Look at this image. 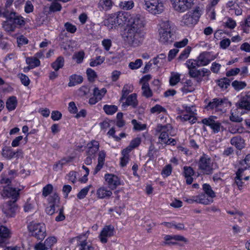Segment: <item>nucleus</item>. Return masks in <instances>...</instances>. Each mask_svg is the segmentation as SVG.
Returning a JSON list of instances; mask_svg holds the SVG:
<instances>
[{"label":"nucleus","instance_id":"nucleus-20","mask_svg":"<svg viewBox=\"0 0 250 250\" xmlns=\"http://www.w3.org/2000/svg\"><path fill=\"white\" fill-rule=\"evenodd\" d=\"M9 229L5 226H0V247H4L10 237Z\"/></svg>","mask_w":250,"mask_h":250},{"label":"nucleus","instance_id":"nucleus-34","mask_svg":"<svg viewBox=\"0 0 250 250\" xmlns=\"http://www.w3.org/2000/svg\"><path fill=\"white\" fill-rule=\"evenodd\" d=\"M17 104V101L15 97H11L7 101L6 106L9 110H13L15 109Z\"/></svg>","mask_w":250,"mask_h":250},{"label":"nucleus","instance_id":"nucleus-35","mask_svg":"<svg viewBox=\"0 0 250 250\" xmlns=\"http://www.w3.org/2000/svg\"><path fill=\"white\" fill-rule=\"evenodd\" d=\"M203 189L207 196L211 198V199H212L216 196L215 192L209 184H204L203 185Z\"/></svg>","mask_w":250,"mask_h":250},{"label":"nucleus","instance_id":"nucleus-55","mask_svg":"<svg viewBox=\"0 0 250 250\" xmlns=\"http://www.w3.org/2000/svg\"><path fill=\"white\" fill-rule=\"evenodd\" d=\"M53 186L51 184H48L43 187L42 189V196L46 197L49 195L53 190Z\"/></svg>","mask_w":250,"mask_h":250},{"label":"nucleus","instance_id":"nucleus-7","mask_svg":"<svg viewBox=\"0 0 250 250\" xmlns=\"http://www.w3.org/2000/svg\"><path fill=\"white\" fill-rule=\"evenodd\" d=\"M127 18V12L119 14L117 16H113L108 18L104 21V25L106 26L109 28H112L117 25L122 24L123 23L125 24Z\"/></svg>","mask_w":250,"mask_h":250},{"label":"nucleus","instance_id":"nucleus-42","mask_svg":"<svg viewBox=\"0 0 250 250\" xmlns=\"http://www.w3.org/2000/svg\"><path fill=\"white\" fill-rule=\"evenodd\" d=\"M119 6L124 10H130L134 6V2L132 0L121 1L119 3Z\"/></svg>","mask_w":250,"mask_h":250},{"label":"nucleus","instance_id":"nucleus-12","mask_svg":"<svg viewBox=\"0 0 250 250\" xmlns=\"http://www.w3.org/2000/svg\"><path fill=\"white\" fill-rule=\"evenodd\" d=\"M202 122L204 125L209 126L214 133H217L221 131H223L224 129L221 124L218 121H215L213 117L205 118L202 120Z\"/></svg>","mask_w":250,"mask_h":250},{"label":"nucleus","instance_id":"nucleus-43","mask_svg":"<svg viewBox=\"0 0 250 250\" xmlns=\"http://www.w3.org/2000/svg\"><path fill=\"white\" fill-rule=\"evenodd\" d=\"M57 242V239L55 237H50L47 238L44 241L45 246H46V250H52V246Z\"/></svg>","mask_w":250,"mask_h":250},{"label":"nucleus","instance_id":"nucleus-21","mask_svg":"<svg viewBox=\"0 0 250 250\" xmlns=\"http://www.w3.org/2000/svg\"><path fill=\"white\" fill-rule=\"evenodd\" d=\"M160 42L164 44H169L173 42L172 32L159 31Z\"/></svg>","mask_w":250,"mask_h":250},{"label":"nucleus","instance_id":"nucleus-41","mask_svg":"<svg viewBox=\"0 0 250 250\" xmlns=\"http://www.w3.org/2000/svg\"><path fill=\"white\" fill-rule=\"evenodd\" d=\"M26 62L29 65L31 68L39 66L40 65V61L37 58H28L26 59Z\"/></svg>","mask_w":250,"mask_h":250},{"label":"nucleus","instance_id":"nucleus-31","mask_svg":"<svg viewBox=\"0 0 250 250\" xmlns=\"http://www.w3.org/2000/svg\"><path fill=\"white\" fill-rule=\"evenodd\" d=\"M141 142V138H136L132 140L130 143L129 145L125 149L123 150V153L130 152L134 148L138 147Z\"/></svg>","mask_w":250,"mask_h":250},{"label":"nucleus","instance_id":"nucleus-24","mask_svg":"<svg viewBox=\"0 0 250 250\" xmlns=\"http://www.w3.org/2000/svg\"><path fill=\"white\" fill-rule=\"evenodd\" d=\"M247 169V167H239L236 173V176L235 180V184L237 186L239 189L241 190L243 185V182L242 181L243 173Z\"/></svg>","mask_w":250,"mask_h":250},{"label":"nucleus","instance_id":"nucleus-50","mask_svg":"<svg viewBox=\"0 0 250 250\" xmlns=\"http://www.w3.org/2000/svg\"><path fill=\"white\" fill-rule=\"evenodd\" d=\"M180 75L178 74H172L169 79V83L171 85H176L180 81Z\"/></svg>","mask_w":250,"mask_h":250},{"label":"nucleus","instance_id":"nucleus-51","mask_svg":"<svg viewBox=\"0 0 250 250\" xmlns=\"http://www.w3.org/2000/svg\"><path fill=\"white\" fill-rule=\"evenodd\" d=\"M142 60L141 59H137L134 62H130L129 63V67L131 69H136L141 67L142 64Z\"/></svg>","mask_w":250,"mask_h":250},{"label":"nucleus","instance_id":"nucleus-14","mask_svg":"<svg viewBox=\"0 0 250 250\" xmlns=\"http://www.w3.org/2000/svg\"><path fill=\"white\" fill-rule=\"evenodd\" d=\"M106 92L105 88L99 89L98 87H95L93 89V96L89 99V104L91 105L96 104L102 99Z\"/></svg>","mask_w":250,"mask_h":250},{"label":"nucleus","instance_id":"nucleus-52","mask_svg":"<svg viewBox=\"0 0 250 250\" xmlns=\"http://www.w3.org/2000/svg\"><path fill=\"white\" fill-rule=\"evenodd\" d=\"M86 74L90 82H93L97 77L96 72L91 68H88L86 70Z\"/></svg>","mask_w":250,"mask_h":250},{"label":"nucleus","instance_id":"nucleus-6","mask_svg":"<svg viewBox=\"0 0 250 250\" xmlns=\"http://www.w3.org/2000/svg\"><path fill=\"white\" fill-rule=\"evenodd\" d=\"M199 168L204 174H210L212 173L213 162L208 156L204 154L200 158L198 162Z\"/></svg>","mask_w":250,"mask_h":250},{"label":"nucleus","instance_id":"nucleus-13","mask_svg":"<svg viewBox=\"0 0 250 250\" xmlns=\"http://www.w3.org/2000/svg\"><path fill=\"white\" fill-rule=\"evenodd\" d=\"M171 126L169 124L165 125H158L156 128L157 132L160 133L159 139L162 143H165L168 139V131L171 129Z\"/></svg>","mask_w":250,"mask_h":250},{"label":"nucleus","instance_id":"nucleus-62","mask_svg":"<svg viewBox=\"0 0 250 250\" xmlns=\"http://www.w3.org/2000/svg\"><path fill=\"white\" fill-rule=\"evenodd\" d=\"M64 26L66 30L71 33H74L76 31L77 28L76 26L69 22L65 23Z\"/></svg>","mask_w":250,"mask_h":250},{"label":"nucleus","instance_id":"nucleus-1","mask_svg":"<svg viewBox=\"0 0 250 250\" xmlns=\"http://www.w3.org/2000/svg\"><path fill=\"white\" fill-rule=\"evenodd\" d=\"M126 23H128L125 33L126 42L131 45L138 46L142 41V30L145 25L144 18L140 15L131 16L127 13Z\"/></svg>","mask_w":250,"mask_h":250},{"label":"nucleus","instance_id":"nucleus-33","mask_svg":"<svg viewBox=\"0 0 250 250\" xmlns=\"http://www.w3.org/2000/svg\"><path fill=\"white\" fill-rule=\"evenodd\" d=\"M198 203L205 205H209L213 202V199L207 196L205 194H201L198 195Z\"/></svg>","mask_w":250,"mask_h":250},{"label":"nucleus","instance_id":"nucleus-8","mask_svg":"<svg viewBox=\"0 0 250 250\" xmlns=\"http://www.w3.org/2000/svg\"><path fill=\"white\" fill-rule=\"evenodd\" d=\"M48 206L46 208V212L50 215L53 214L56 211V208L60 207V200L58 194L53 193L48 198Z\"/></svg>","mask_w":250,"mask_h":250},{"label":"nucleus","instance_id":"nucleus-45","mask_svg":"<svg viewBox=\"0 0 250 250\" xmlns=\"http://www.w3.org/2000/svg\"><path fill=\"white\" fill-rule=\"evenodd\" d=\"M112 1L111 0H100L99 4L104 10L109 9L112 6Z\"/></svg>","mask_w":250,"mask_h":250},{"label":"nucleus","instance_id":"nucleus-16","mask_svg":"<svg viewBox=\"0 0 250 250\" xmlns=\"http://www.w3.org/2000/svg\"><path fill=\"white\" fill-rule=\"evenodd\" d=\"M165 242V245H175L178 243L176 241L184 242L186 243L188 242V240L184 236L180 235H166L164 238Z\"/></svg>","mask_w":250,"mask_h":250},{"label":"nucleus","instance_id":"nucleus-19","mask_svg":"<svg viewBox=\"0 0 250 250\" xmlns=\"http://www.w3.org/2000/svg\"><path fill=\"white\" fill-rule=\"evenodd\" d=\"M215 58V57L211 56L209 52L206 51L201 53L197 58V60L199 66H203L209 64Z\"/></svg>","mask_w":250,"mask_h":250},{"label":"nucleus","instance_id":"nucleus-17","mask_svg":"<svg viewBox=\"0 0 250 250\" xmlns=\"http://www.w3.org/2000/svg\"><path fill=\"white\" fill-rule=\"evenodd\" d=\"M114 227L112 225H107L104 226L101 231L99 238L102 243H106L107 242L108 237H110L114 235Z\"/></svg>","mask_w":250,"mask_h":250},{"label":"nucleus","instance_id":"nucleus-63","mask_svg":"<svg viewBox=\"0 0 250 250\" xmlns=\"http://www.w3.org/2000/svg\"><path fill=\"white\" fill-rule=\"evenodd\" d=\"M244 32L248 33L247 27H250V16H248L244 23L241 25Z\"/></svg>","mask_w":250,"mask_h":250},{"label":"nucleus","instance_id":"nucleus-26","mask_svg":"<svg viewBox=\"0 0 250 250\" xmlns=\"http://www.w3.org/2000/svg\"><path fill=\"white\" fill-rule=\"evenodd\" d=\"M126 102L123 104V106H132L133 107H136L138 105V101L137 100V95L135 93H133L128 96L126 98Z\"/></svg>","mask_w":250,"mask_h":250},{"label":"nucleus","instance_id":"nucleus-22","mask_svg":"<svg viewBox=\"0 0 250 250\" xmlns=\"http://www.w3.org/2000/svg\"><path fill=\"white\" fill-rule=\"evenodd\" d=\"M237 108L250 110V95H246L243 97L236 104Z\"/></svg>","mask_w":250,"mask_h":250},{"label":"nucleus","instance_id":"nucleus-3","mask_svg":"<svg viewBox=\"0 0 250 250\" xmlns=\"http://www.w3.org/2000/svg\"><path fill=\"white\" fill-rule=\"evenodd\" d=\"M145 9L153 15L160 14L164 10V3L161 0H144Z\"/></svg>","mask_w":250,"mask_h":250},{"label":"nucleus","instance_id":"nucleus-61","mask_svg":"<svg viewBox=\"0 0 250 250\" xmlns=\"http://www.w3.org/2000/svg\"><path fill=\"white\" fill-rule=\"evenodd\" d=\"M230 82V80L228 78H224L219 81L218 85L220 87L226 89L229 85Z\"/></svg>","mask_w":250,"mask_h":250},{"label":"nucleus","instance_id":"nucleus-44","mask_svg":"<svg viewBox=\"0 0 250 250\" xmlns=\"http://www.w3.org/2000/svg\"><path fill=\"white\" fill-rule=\"evenodd\" d=\"M186 64L189 71L191 69H196L197 67H200L197 60H188L187 61Z\"/></svg>","mask_w":250,"mask_h":250},{"label":"nucleus","instance_id":"nucleus-29","mask_svg":"<svg viewBox=\"0 0 250 250\" xmlns=\"http://www.w3.org/2000/svg\"><path fill=\"white\" fill-rule=\"evenodd\" d=\"M223 103L222 99L215 98L212 101L209 102L205 108L208 110L217 109Z\"/></svg>","mask_w":250,"mask_h":250},{"label":"nucleus","instance_id":"nucleus-11","mask_svg":"<svg viewBox=\"0 0 250 250\" xmlns=\"http://www.w3.org/2000/svg\"><path fill=\"white\" fill-rule=\"evenodd\" d=\"M18 209L15 201H8L4 203L2 207V211L7 217H13Z\"/></svg>","mask_w":250,"mask_h":250},{"label":"nucleus","instance_id":"nucleus-27","mask_svg":"<svg viewBox=\"0 0 250 250\" xmlns=\"http://www.w3.org/2000/svg\"><path fill=\"white\" fill-rule=\"evenodd\" d=\"M173 25L169 21H162L159 23L158 31L172 32Z\"/></svg>","mask_w":250,"mask_h":250},{"label":"nucleus","instance_id":"nucleus-60","mask_svg":"<svg viewBox=\"0 0 250 250\" xmlns=\"http://www.w3.org/2000/svg\"><path fill=\"white\" fill-rule=\"evenodd\" d=\"M130 152H127L126 153H123V150L122 151V154L123 157L121 158V165L122 167H125L126 166V164L128 161V153Z\"/></svg>","mask_w":250,"mask_h":250},{"label":"nucleus","instance_id":"nucleus-18","mask_svg":"<svg viewBox=\"0 0 250 250\" xmlns=\"http://www.w3.org/2000/svg\"><path fill=\"white\" fill-rule=\"evenodd\" d=\"M104 179L108 187L112 190L115 189L118 186L121 185L120 179L114 174H106L104 175Z\"/></svg>","mask_w":250,"mask_h":250},{"label":"nucleus","instance_id":"nucleus-37","mask_svg":"<svg viewBox=\"0 0 250 250\" xmlns=\"http://www.w3.org/2000/svg\"><path fill=\"white\" fill-rule=\"evenodd\" d=\"M182 121H189L190 123H194L196 120V118L193 116V113L190 114H184L183 115L178 117Z\"/></svg>","mask_w":250,"mask_h":250},{"label":"nucleus","instance_id":"nucleus-4","mask_svg":"<svg viewBox=\"0 0 250 250\" xmlns=\"http://www.w3.org/2000/svg\"><path fill=\"white\" fill-rule=\"evenodd\" d=\"M201 15L199 7H196L192 12H188L182 18V23L187 26H192L197 23Z\"/></svg>","mask_w":250,"mask_h":250},{"label":"nucleus","instance_id":"nucleus-54","mask_svg":"<svg viewBox=\"0 0 250 250\" xmlns=\"http://www.w3.org/2000/svg\"><path fill=\"white\" fill-rule=\"evenodd\" d=\"M18 77L20 78L22 84L24 86H27L29 84L30 81L26 75L21 73L19 74L18 75Z\"/></svg>","mask_w":250,"mask_h":250},{"label":"nucleus","instance_id":"nucleus-39","mask_svg":"<svg viewBox=\"0 0 250 250\" xmlns=\"http://www.w3.org/2000/svg\"><path fill=\"white\" fill-rule=\"evenodd\" d=\"M103 109L106 114L113 115L117 111L118 107L115 105L105 104L104 106Z\"/></svg>","mask_w":250,"mask_h":250},{"label":"nucleus","instance_id":"nucleus-25","mask_svg":"<svg viewBox=\"0 0 250 250\" xmlns=\"http://www.w3.org/2000/svg\"><path fill=\"white\" fill-rule=\"evenodd\" d=\"M96 194L99 199L109 198L112 194L111 190L105 187H101L97 190Z\"/></svg>","mask_w":250,"mask_h":250},{"label":"nucleus","instance_id":"nucleus-5","mask_svg":"<svg viewBox=\"0 0 250 250\" xmlns=\"http://www.w3.org/2000/svg\"><path fill=\"white\" fill-rule=\"evenodd\" d=\"M31 235L38 240H43L46 236V229L44 224L31 223L28 226Z\"/></svg>","mask_w":250,"mask_h":250},{"label":"nucleus","instance_id":"nucleus-46","mask_svg":"<svg viewBox=\"0 0 250 250\" xmlns=\"http://www.w3.org/2000/svg\"><path fill=\"white\" fill-rule=\"evenodd\" d=\"M17 153L18 152H15L11 149L7 148L3 150L2 155L4 157L10 159L13 158Z\"/></svg>","mask_w":250,"mask_h":250},{"label":"nucleus","instance_id":"nucleus-10","mask_svg":"<svg viewBox=\"0 0 250 250\" xmlns=\"http://www.w3.org/2000/svg\"><path fill=\"white\" fill-rule=\"evenodd\" d=\"M175 10L183 12L191 8L192 0H170Z\"/></svg>","mask_w":250,"mask_h":250},{"label":"nucleus","instance_id":"nucleus-28","mask_svg":"<svg viewBox=\"0 0 250 250\" xmlns=\"http://www.w3.org/2000/svg\"><path fill=\"white\" fill-rule=\"evenodd\" d=\"M244 140L240 136L234 137L231 138L230 143L238 149L241 150L244 147Z\"/></svg>","mask_w":250,"mask_h":250},{"label":"nucleus","instance_id":"nucleus-9","mask_svg":"<svg viewBox=\"0 0 250 250\" xmlns=\"http://www.w3.org/2000/svg\"><path fill=\"white\" fill-rule=\"evenodd\" d=\"M88 232L75 238L77 241V248L79 250H94L92 244L87 241Z\"/></svg>","mask_w":250,"mask_h":250},{"label":"nucleus","instance_id":"nucleus-49","mask_svg":"<svg viewBox=\"0 0 250 250\" xmlns=\"http://www.w3.org/2000/svg\"><path fill=\"white\" fill-rule=\"evenodd\" d=\"M130 86L126 84L124 86L122 91V95L120 99V101H123L124 99H125L129 93L131 92V90L130 89Z\"/></svg>","mask_w":250,"mask_h":250},{"label":"nucleus","instance_id":"nucleus-15","mask_svg":"<svg viewBox=\"0 0 250 250\" xmlns=\"http://www.w3.org/2000/svg\"><path fill=\"white\" fill-rule=\"evenodd\" d=\"M20 189L17 190L16 188H13L10 186L3 187L1 195L3 197L12 198L16 202L19 197Z\"/></svg>","mask_w":250,"mask_h":250},{"label":"nucleus","instance_id":"nucleus-38","mask_svg":"<svg viewBox=\"0 0 250 250\" xmlns=\"http://www.w3.org/2000/svg\"><path fill=\"white\" fill-rule=\"evenodd\" d=\"M143 95L146 98H149L152 96V92L149 87L148 83H143L142 86Z\"/></svg>","mask_w":250,"mask_h":250},{"label":"nucleus","instance_id":"nucleus-59","mask_svg":"<svg viewBox=\"0 0 250 250\" xmlns=\"http://www.w3.org/2000/svg\"><path fill=\"white\" fill-rule=\"evenodd\" d=\"M59 211V215L56 217L55 220L57 222L62 221L65 219V217L63 213V207L59 208L58 209Z\"/></svg>","mask_w":250,"mask_h":250},{"label":"nucleus","instance_id":"nucleus-56","mask_svg":"<svg viewBox=\"0 0 250 250\" xmlns=\"http://www.w3.org/2000/svg\"><path fill=\"white\" fill-rule=\"evenodd\" d=\"M166 58V55L164 54H161L157 56V57L154 58L153 60V63L155 65H158L163 63L164 60Z\"/></svg>","mask_w":250,"mask_h":250},{"label":"nucleus","instance_id":"nucleus-36","mask_svg":"<svg viewBox=\"0 0 250 250\" xmlns=\"http://www.w3.org/2000/svg\"><path fill=\"white\" fill-rule=\"evenodd\" d=\"M2 27L5 31L10 33L14 32L16 28L15 24L10 21L9 19L3 22Z\"/></svg>","mask_w":250,"mask_h":250},{"label":"nucleus","instance_id":"nucleus-53","mask_svg":"<svg viewBox=\"0 0 250 250\" xmlns=\"http://www.w3.org/2000/svg\"><path fill=\"white\" fill-rule=\"evenodd\" d=\"M240 167H247V169L250 167V154H248L244 160L240 162Z\"/></svg>","mask_w":250,"mask_h":250},{"label":"nucleus","instance_id":"nucleus-30","mask_svg":"<svg viewBox=\"0 0 250 250\" xmlns=\"http://www.w3.org/2000/svg\"><path fill=\"white\" fill-rule=\"evenodd\" d=\"M83 78L80 75L76 74L71 75L69 78V82L68 85L70 87L80 84L83 82Z\"/></svg>","mask_w":250,"mask_h":250},{"label":"nucleus","instance_id":"nucleus-2","mask_svg":"<svg viewBox=\"0 0 250 250\" xmlns=\"http://www.w3.org/2000/svg\"><path fill=\"white\" fill-rule=\"evenodd\" d=\"M0 17H3L6 19H9L15 24V27L17 25L23 26L25 22L23 18L15 12H9L7 9L0 7Z\"/></svg>","mask_w":250,"mask_h":250},{"label":"nucleus","instance_id":"nucleus-64","mask_svg":"<svg viewBox=\"0 0 250 250\" xmlns=\"http://www.w3.org/2000/svg\"><path fill=\"white\" fill-rule=\"evenodd\" d=\"M61 9V5L57 2L52 3L49 7L50 11L52 12L59 11Z\"/></svg>","mask_w":250,"mask_h":250},{"label":"nucleus","instance_id":"nucleus-32","mask_svg":"<svg viewBox=\"0 0 250 250\" xmlns=\"http://www.w3.org/2000/svg\"><path fill=\"white\" fill-rule=\"evenodd\" d=\"M64 65V58L62 56H59L56 60L51 64L52 68L57 71Z\"/></svg>","mask_w":250,"mask_h":250},{"label":"nucleus","instance_id":"nucleus-47","mask_svg":"<svg viewBox=\"0 0 250 250\" xmlns=\"http://www.w3.org/2000/svg\"><path fill=\"white\" fill-rule=\"evenodd\" d=\"M167 110L159 104H156L150 109V112L152 114L157 113H160L161 112H166Z\"/></svg>","mask_w":250,"mask_h":250},{"label":"nucleus","instance_id":"nucleus-40","mask_svg":"<svg viewBox=\"0 0 250 250\" xmlns=\"http://www.w3.org/2000/svg\"><path fill=\"white\" fill-rule=\"evenodd\" d=\"M231 85L235 90L239 91L244 89L247 86V83L245 82L235 80L232 83Z\"/></svg>","mask_w":250,"mask_h":250},{"label":"nucleus","instance_id":"nucleus-23","mask_svg":"<svg viewBox=\"0 0 250 250\" xmlns=\"http://www.w3.org/2000/svg\"><path fill=\"white\" fill-rule=\"evenodd\" d=\"M194 171L190 167L185 166L184 167V175L186 179V183L188 185L191 184L193 182V176Z\"/></svg>","mask_w":250,"mask_h":250},{"label":"nucleus","instance_id":"nucleus-57","mask_svg":"<svg viewBox=\"0 0 250 250\" xmlns=\"http://www.w3.org/2000/svg\"><path fill=\"white\" fill-rule=\"evenodd\" d=\"M104 57L101 56L97 57L95 60H92L90 62V65L94 67L101 64L104 61Z\"/></svg>","mask_w":250,"mask_h":250},{"label":"nucleus","instance_id":"nucleus-48","mask_svg":"<svg viewBox=\"0 0 250 250\" xmlns=\"http://www.w3.org/2000/svg\"><path fill=\"white\" fill-rule=\"evenodd\" d=\"M191 48L190 46H187L181 53L178 59L180 60H183L187 59L191 51Z\"/></svg>","mask_w":250,"mask_h":250},{"label":"nucleus","instance_id":"nucleus-58","mask_svg":"<svg viewBox=\"0 0 250 250\" xmlns=\"http://www.w3.org/2000/svg\"><path fill=\"white\" fill-rule=\"evenodd\" d=\"M89 187H86L81 189V191L78 193L77 197L80 199H83L87 195L89 190Z\"/></svg>","mask_w":250,"mask_h":250}]
</instances>
